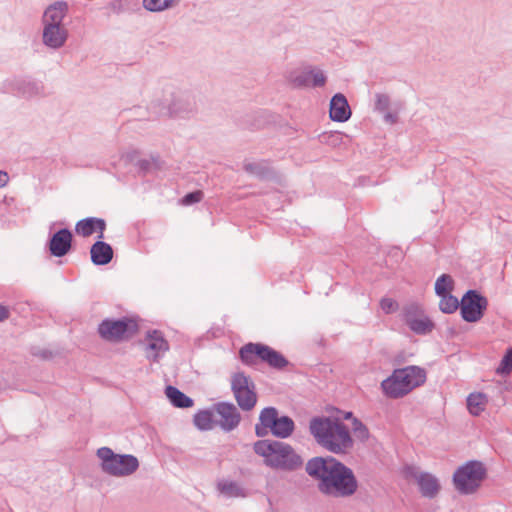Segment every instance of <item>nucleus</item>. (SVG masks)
Here are the masks:
<instances>
[{
	"instance_id": "11",
	"label": "nucleus",
	"mask_w": 512,
	"mask_h": 512,
	"mask_svg": "<svg viewBox=\"0 0 512 512\" xmlns=\"http://www.w3.org/2000/svg\"><path fill=\"white\" fill-rule=\"evenodd\" d=\"M137 328V323L127 317L121 319L107 318L98 325V333L106 341L119 342L125 336L134 334Z\"/></svg>"
},
{
	"instance_id": "4",
	"label": "nucleus",
	"mask_w": 512,
	"mask_h": 512,
	"mask_svg": "<svg viewBox=\"0 0 512 512\" xmlns=\"http://www.w3.org/2000/svg\"><path fill=\"white\" fill-rule=\"evenodd\" d=\"M254 452L263 457L264 464L275 470L292 472L303 466L302 457L288 443L277 440H258Z\"/></svg>"
},
{
	"instance_id": "36",
	"label": "nucleus",
	"mask_w": 512,
	"mask_h": 512,
	"mask_svg": "<svg viewBox=\"0 0 512 512\" xmlns=\"http://www.w3.org/2000/svg\"><path fill=\"white\" fill-rule=\"evenodd\" d=\"M312 72L310 87H322L326 83V76L321 70H310Z\"/></svg>"
},
{
	"instance_id": "23",
	"label": "nucleus",
	"mask_w": 512,
	"mask_h": 512,
	"mask_svg": "<svg viewBox=\"0 0 512 512\" xmlns=\"http://www.w3.org/2000/svg\"><path fill=\"white\" fill-rule=\"evenodd\" d=\"M165 393L172 405L175 407L189 408L193 406V399L174 386H167Z\"/></svg>"
},
{
	"instance_id": "3",
	"label": "nucleus",
	"mask_w": 512,
	"mask_h": 512,
	"mask_svg": "<svg viewBox=\"0 0 512 512\" xmlns=\"http://www.w3.org/2000/svg\"><path fill=\"white\" fill-rule=\"evenodd\" d=\"M68 13L69 4L64 0L54 1L45 8L41 16V42L47 49L57 51L66 45L70 32L64 19Z\"/></svg>"
},
{
	"instance_id": "30",
	"label": "nucleus",
	"mask_w": 512,
	"mask_h": 512,
	"mask_svg": "<svg viewBox=\"0 0 512 512\" xmlns=\"http://www.w3.org/2000/svg\"><path fill=\"white\" fill-rule=\"evenodd\" d=\"M439 297V308L443 313L451 314L460 307V302L452 294H446Z\"/></svg>"
},
{
	"instance_id": "28",
	"label": "nucleus",
	"mask_w": 512,
	"mask_h": 512,
	"mask_svg": "<svg viewBox=\"0 0 512 512\" xmlns=\"http://www.w3.org/2000/svg\"><path fill=\"white\" fill-rule=\"evenodd\" d=\"M486 396L482 393H472L467 397V408L469 412L478 416L485 409Z\"/></svg>"
},
{
	"instance_id": "6",
	"label": "nucleus",
	"mask_w": 512,
	"mask_h": 512,
	"mask_svg": "<svg viewBox=\"0 0 512 512\" xmlns=\"http://www.w3.org/2000/svg\"><path fill=\"white\" fill-rule=\"evenodd\" d=\"M96 455L102 471L110 476H130L139 468L137 457L131 454H117L109 447L99 448Z\"/></svg>"
},
{
	"instance_id": "43",
	"label": "nucleus",
	"mask_w": 512,
	"mask_h": 512,
	"mask_svg": "<svg viewBox=\"0 0 512 512\" xmlns=\"http://www.w3.org/2000/svg\"><path fill=\"white\" fill-rule=\"evenodd\" d=\"M384 120H385V122H387L389 124H394L397 121V116L395 114L390 113V112H386L384 114Z\"/></svg>"
},
{
	"instance_id": "41",
	"label": "nucleus",
	"mask_w": 512,
	"mask_h": 512,
	"mask_svg": "<svg viewBox=\"0 0 512 512\" xmlns=\"http://www.w3.org/2000/svg\"><path fill=\"white\" fill-rule=\"evenodd\" d=\"M10 317V311L8 307L0 304V322L7 320Z\"/></svg>"
},
{
	"instance_id": "25",
	"label": "nucleus",
	"mask_w": 512,
	"mask_h": 512,
	"mask_svg": "<svg viewBox=\"0 0 512 512\" xmlns=\"http://www.w3.org/2000/svg\"><path fill=\"white\" fill-rule=\"evenodd\" d=\"M217 488L227 498L245 497L244 489L235 481H220L217 484Z\"/></svg>"
},
{
	"instance_id": "44",
	"label": "nucleus",
	"mask_w": 512,
	"mask_h": 512,
	"mask_svg": "<svg viewBox=\"0 0 512 512\" xmlns=\"http://www.w3.org/2000/svg\"><path fill=\"white\" fill-rule=\"evenodd\" d=\"M121 1L120 0H114L111 2V7L116 12H121Z\"/></svg>"
},
{
	"instance_id": "15",
	"label": "nucleus",
	"mask_w": 512,
	"mask_h": 512,
	"mask_svg": "<svg viewBox=\"0 0 512 512\" xmlns=\"http://www.w3.org/2000/svg\"><path fill=\"white\" fill-rule=\"evenodd\" d=\"M168 109L172 115L179 117L187 116L196 111V99L189 92H177L173 95Z\"/></svg>"
},
{
	"instance_id": "5",
	"label": "nucleus",
	"mask_w": 512,
	"mask_h": 512,
	"mask_svg": "<svg viewBox=\"0 0 512 512\" xmlns=\"http://www.w3.org/2000/svg\"><path fill=\"white\" fill-rule=\"evenodd\" d=\"M426 381V372L418 366L396 369L381 386L384 393L391 398H400Z\"/></svg>"
},
{
	"instance_id": "31",
	"label": "nucleus",
	"mask_w": 512,
	"mask_h": 512,
	"mask_svg": "<svg viewBox=\"0 0 512 512\" xmlns=\"http://www.w3.org/2000/svg\"><path fill=\"white\" fill-rule=\"evenodd\" d=\"M176 0H143V7L150 12H162L171 8Z\"/></svg>"
},
{
	"instance_id": "39",
	"label": "nucleus",
	"mask_w": 512,
	"mask_h": 512,
	"mask_svg": "<svg viewBox=\"0 0 512 512\" xmlns=\"http://www.w3.org/2000/svg\"><path fill=\"white\" fill-rule=\"evenodd\" d=\"M501 371L505 373H510L512 371V348H509L506 351V354L501 361Z\"/></svg>"
},
{
	"instance_id": "27",
	"label": "nucleus",
	"mask_w": 512,
	"mask_h": 512,
	"mask_svg": "<svg viewBox=\"0 0 512 512\" xmlns=\"http://www.w3.org/2000/svg\"><path fill=\"white\" fill-rule=\"evenodd\" d=\"M411 331L418 335L430 333L434 328V323L424 314L414 321H410L408 325Z\"/></svg>"
},
{
	"instance_id": "12",
	"label": "nucleus",
	"mask_w": 512,
	"mask_h": 512,
	"mask_svg": "<svg viewBox=\"0 0 512 512\" xmlns=\"http://www.w3.org/2000/svg\"><path fill=\"white\" fill-rule=\"evenodd\" d=\"M488 307V300L477 290H468L460 302L462 318L469 323H475L482 319Z\"/></svg>"
},
{
	"instance_id": "37",
	"label": "nucleus",
	"mask_w": 512,
	"mask_h": 512,
	"mask_svg": "<svg viewBox=\"0 0 512 512\" xmlns=\"http://www.w3.org/2000/svg\"><path fill=\"white\" fill-rule=\"evenodd\" d=\"M390 105V98L386 94H376L375 110L379 112H385L388 110Z\"/></svg>"
},
{
	"instance_id": "34",
	"label": "nucleus",
	"mask_w": 512,
	"mask_h": 512,
	"mask_svg": "<svg viewBox=\"0 0 512 512\" xmlns=\"http://www.w3.org/2000/svg\"><path fill=\"white\" fill-rule=\"evenodd\" d=\"M138 167L145 173L157 170L160 168L159 158L151 157L150 159H141L138 161Z\"/></svg>"
},
{
	"instance_id": "40",
	"label": "nucleus",
	"mask_w": 512,
	"mask_h": 512,
	"mask_svg": "<svg viewBox=\"0 0 512 512\" xmlns=\"http://www.w3.org/2000/svg\"><path fill=\"white\" fill-rule=\"evenodd\" d=\"M380 307L386 314H390L397 309V302L391 298H383L380 301Z\"/></svg>"
},
{
	"instance_id": "26",
	"label": "nucleus",
	"mask_w": 512,
	"mask_h": 512,
	"mask_svg": "<svg viewBox=\"0 0 512 512\" xmlns=\"http://www.w3.org/2000/svg\"><path fill=\"white\" fill-rule=\"evenodd\" d=\"M294 428L295 424L293 419L287 415H282L272 435L277 438L285 439L293 433Z\"/></svg>"
},
{
	"instance_id": "29",
	"label": "nucleus",
	"mask_w": 512,
	"mask_h": 512,
	"mask_svg": "<svg viewBox=\"0 0 512 512\" xmlns=\"http://www.w3.org/2000/svg\"><path fill=\"white\" fill-rule=\"evenodd\" d=\"M193 421L199 430H210L213 427V414L209 410H200L194 415Z\"/></svg>"
},
{
	"instance_id": "45",
	"label": "nucleus",
	"mask_w": 512,
	"mask_h": 512,
	"mask_svg": "<svg viewBox=\"0 0 512 512\" xmlns=\"http://www.w3.org/2000/svg\"><path fill=\"white\" fill-rule=\"evenodd\" d=\"M352 416V413L351 412H348L346 415H345V418L348 419Z\"/></svg>"
},
{
	"instance_id": "32",
	"label": "nucleus",
	"mask_w": 512,
	"mask_h": 512,
	"mask_svg": "<svg viewBox=\"0 0 512 512\" xmlns=\"http://www.w3.org/2000/svg\"><path fill=\"white\" fill-rule=\"evenodd\" d=\"M453 289V279L448 274H442L435 282V293L438 296L450 294Z\"/></svg>"
},
{
	"instance_id": "19",
	"label": "nucleus",
	"mask_w": 512,
	"mask_h": 512,
	"mask_svg": "<svg viewBox=\"0 0 512 512\" xmlns=\"http://www.w3.org/2000/svg\"><path fill=\"white\" fill-rule=\"evenodd\" d=\"M72 233L67 228H62L52 235L49 241V251L55 257L65 256L71 249Z\"/></svg>"
},
{
	"instance_id": "22",
	"label": "nucleus",
	"mask_w": 512,
	"mask_h": 512,
	"mask_svg": "<svg viewBox=\"0 0 512 512\" xmlns=\"http://www.w3.org/2000/svg\"><path fill=\"white\" fill-rule=\"evenodd\" d=\"M243 169L250 175L255 176L259 179L271 178L274 174L268 161L261 160L256 162L245 161L243 163Z\"/></svg>"
},
{
	"instance_id": "38",
	"label": "nucleus",
	"mask_w": 512,
	"mask_h": 512,
	"mask_svg": "<svg viewBox=\"0 0 512 512\" xmlns=\"http://www.w3.org/2000/svg\"><path fill=\"white\" fill-rule=\"evenodd\" d=\"M203 198V192L198 190V191H193V192H190L188 194H186L181 202L183 205H192V204H195V203H198L202 200Z\"/></svg>"
},
{
	"instance_id": "17",
	"label": "nucleus",
	"mask_w": 512,
	"mask_h": 512,
	"mask_svg": "<svg viewBox=\"0 0 512 512\" xmlns=\"http://www.w3.org/2000/svg\"><path fill=\"white\" fill-rule=\"evenodd\" d=\"M407 472L410 476H412L416 479L422 496L431 499V498H434L438 494L440 485H439L438 479L434 475H432L428 472L418 473L415 470V468H412V467H409L407 469Z\"/></svg>"
},
{
	"instance_id": "24",
	"label": "nucleus",
	"mask_w": 512,
	"mask_h": 512,
	"mask_svg": "<svg viewBox=\"0 0 512 512\" xmlns=\"http://www.w3.org/2000/svg\"><path fill=\"white\" fill-rule=\"evenodd\" d=\"M312 72L310 70H293L289 72L287 81L293 88L310 87Z\"/></svg>"
},
{
	"instance_id": "20",
	"label": "nucleus",
	"mask_w": 512,
	"mask_h": 512,
	"mask_svg": "<svg viewBox=\"0 0 512 512\" xmlns=\"http://www.w3.org/2000/svg\"><path fill=\"white\" fill-rule=\"evenodd\" d=\"M106 229V222L102 218L87 217L76 223L75 231L77 234L83 237H88L94 232L98 231V239L104 237V231Z\"/></svg>"
},
{
	"instance_id": "35",
	"label": "nucleus",
	"mask_w": 512,
	"mask_h": 512,
	"mask_svg": "<svg viewBox=\"0 0 512 512\" xmlns=\"http://www.w3.org/2000/svg\"><path fill=\"white\" fill-rule=\"evenodd\" d=\"M353 431L360 441H366L369 438V431L367 427L357 418L353 420Z\"/></svg>"
},
{
	"instance_id": "13",
	"label": "nucleus",
	"mask_w": 512,
	"mask_h": 512,
	"mask_svg": "<svg viewBox=\"0 0 512 512\" xmlns=\"http://www.w3.org/2000/svg\"><path fill=\"white\" fill-rule=\"evenodd\" d=\"M214 411L219 417L217 423L223 431L231 432L239 426L241 414L233 403L218 402L214 404Z\"/></svg>"
},
{
	"instance_id": "33",
	"label": "nucleus",
	"mask_w": 512,
	"mask_h": 512,
	"mask_svg": "<svg viewBox=\"0 0 512 512\" xmlns=\"http://www.w3.org/2000/svg\"><path fill=\"white\" fill-rule=\"evenodd\" d=\"M424 313L419 305L417 304H410L403 308L402 310V317L405 324L408 326L410 324V321H414L415 319L422 316Z\"/></svg>"
},
{
	"instance_id": "1",
	"label": "nucleus",
	"mask_w": 512,
	"mask_h": 512,
	"mask_svg": "<svg viewBox=\"0 0 512 512\" xmlns=\"http://www.w3.org/2000/svg\"><path fill=\"white\" fill-rule=\"evenodd\" d=\"M305 470L318 482L317 488L325 496L349 498L358 490L359 484L353 470L332 456L309 459Z\"/></svg>"
},
{
	"instance_id": "2",
	"label": "nucleus",
	"mask_w": 512,
	"mask_h": 512,
	"mask_svg": "<svg viewBox=\"0 0 512 512\" xmlns=\"http://www.w3.org/2000/svg\"><path fill=\"white\" fill-rule=\"evenodd\" d=\"M309 429L316 442L329 452L341 454L353 446L348 427L337 418L314 417Z\"/></svg>"
},
{
	"instance_id": "8",
	"label": "nucleus",
	"mask_w": 512,
	"mask_h": 512,
	"mask_svg": "<svg viewBox=\"0 0 512 512\" xmlns=\"http://www.w3.org/2000/svg\"><path fill=\"white\" fill-rule=\"evenodd\" d=\"M486 476V469L480 461H468L459 467L453 475L456 489L463 494L475 492Z\"/></svg>"
},
{
	"instance_id": "10",
	"label": "nucleus",
	"mask_w": 512,
	"mask_h": 512,
	"mask_svg": "<svg viewBox=\"0 0 512 512\" xmlns=\"http://www.w3.org/2000/svg\"><path fill=\"white\" fill-rule=\"evenodd\" d=\"M231 391L240 409L250 411L255 407L256 386L244 372H236L231 376Z\"/></svg>"
},
{
	"instance_id": "18",
	"label": "nucleus",
	"mask_w": 512,
	"mask_h": 512,
	"mask_svg": "<svg viewBox=\"0 0 512 512\" xmlns=\"http://www.w3.org/2000/svg\"><path fill=\"white\" fill-rule=\"evenodd\" d=\"M352 111L347 98L342 93L332 96L329 104V116L334 122L343 123L350 119Z\"/></svg>"
},
{
	"instance_id": "21",
	"label": "nucleus",
	"mask_w": 512,
	"mask_h": 512,
	"mask_svg": "<svg viewBox=\"0 0 512 512\" xmlns=\"http://www.w3.org/2000/svg\"><path fill=\"white\" fill-rule=\"evenodd\" d=\"M90 255L94 265H107L113 258V249L110 244L98 240L91 246Z\"/></svg>"
},
{
	"instance_id": "7",
	"label": "nucleus",
	"mask_w": 512,
	"mask_h": 512,
	"mask_svg": "<svg viewBox=\"0 0 512 512\" xmlns=\"http://www.w3.org/2000/svg\"><path fill=\"white\" fill-rule=\"evenodd\" d=\"M239 357L243 364L253 366L257 359L267 363L274 369H284L288 360L278 351L262 343H248L239 350Z\"/></svg>"
},
{
	"instance_id": "9",
	"label": "nucleus",
	"mask_w": 512,
	"mask_h": 512,
	"mask_svg": "<svg viewBox=\"0 0 512 512\" xmlns=\"http://www.w3.org/2000/svg\"><path fill=\"white\" fill-rule=\"evenodd\" d=\"M0 90L3 93H11L24 99L44 97L46 95L43 82L29 76L6 79L1 84Z\"/></svg>"
},
{
	"instance_id": "42",
	"label": "nucleus",
	"mask_w": 512,
	"mask_h": 512,
	"mask_svg": "<svg viewBox=\"0 0 512 512\" xmlns=\"http://www.w3.org/2000/svg\"><path fill=\"white\" fill-rule=\"evenodd\" d=\"M9 180V176L7 172L0 170V188H3L7 185Z\"/></svg>"
},
{
	"instance_id": "14",
	"label": "nucleus",
	"mask_w": 512,
	"mask_h": 512,
	"mask_svg": "<svg viewBox=\"0 0 512 512\" xmlns=\"http://www.w3.org/2000/svg\"><path fill=\"white\" fill-rule=\"evenodd\" d=\"M146 358L150 361L157 362L160 357L169 350V344L164 338L162 332L158 330L148 331L146 338Z\"/></svg>"
},
{
	"instance_id": "16",
	"label": "nucleus",
	"mask_w": 512,
	"mask_h": 512,
	"mask_svg": "<svg viewBox=\"0 0 512 512\" xmlns=\"http://www.w3.org/2000/svg\"><path fill=\"white\" fill-rule=\"evenodd\" d=\"M281 416L275 407L269 406L261 410L259 415V423L255 425L256 436L263 438L269 433L273 434Z\"/></svg>"
}]
</instances>
